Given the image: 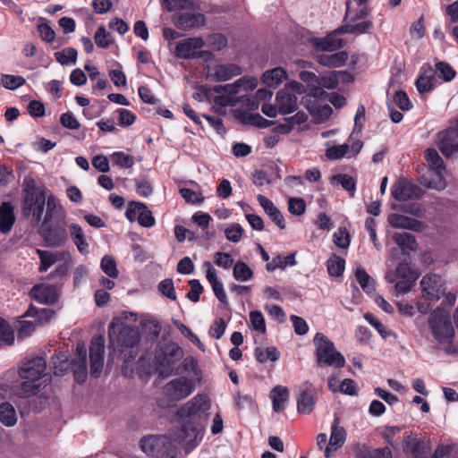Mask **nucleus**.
Listing matches in <instances>:
<instances>
[{"mask_svg": "<svg viewBox=\"0 0 458 458\" xmlns=\"http://www.w3.org/2000/svg\"><path fill=\"white\" fill-rule=\"evenodd\" d=\"M233 276L238 281H247L252 276V270L243 262H238L233 267Z\"/></svg>", "mask_w": 458, "mask_h": 458, "instance_id": "54", "label": "nucleus"}, {"mask_svg": "<svg viewBox=\"0 0 458 458\" xmlns=\"http://www.w3.org/2000/svg\"><path fill=\"white\" fill-rule=\"evenodd\" d=\"M69 233L70 236L77 247L78 250L81 254H86L89 252V243L86 240V236L81 225L77 224H71L69 225Z\"/></svg>", "mask_w": 458, "mask_h": 458, "instance_id": "35", "label": "nucleus"}, {"mask_svg": "<svg viewBox=\"0 0 458 458\" xmlns=\"http://www.w3.org/2000/svg\"><path fill=\"white\" fill-rule=\"evenodd\" d=\"M210 408L209 397L199 394L178 409L179 427L174 437L187 451L193 450L203 439Z\"/></svg>", "mask_w": 458, "mask_h": 458, "instance_id": "1", "label": "nucleus"}, {"mask_svg": "<svg viewBox=\"0 0 458 458\" xmlns=\"http://www.w3.org/2000/svg\"><path fill=\"white\" fill-rule=\"evenodd\" d=\"M250 321L254 330L264 334L266 332L265 318L260 311L254 310L250 313Z\"/></svg>", "mask_w": 458, "mask_h": 458, "instance_id": "63", "label": "nucleus"}, {"mask_svg": "<svg viewBox=\"0 0 458 458\" xmlns=\"http://www.w3.org/2000/svg\"><path fill=\"white\" fill-rule=\"evenodd\" d=\"M15 221L13 208L9 202L0 206V232L7 233L11 231Z\"/></svg>", "mask_w": 458, "mask_h": 458, "instance_id": "33", "label": "nucleus"}, {"mask_svg": "<svg viewBox=\"0 0 458 458\" xmlns=\"http://www.w3.org/2000/svg\"><path fill=\"white\" fill-rule=\"evenodd\" d=\"M278 112L282 114H289L297 109V98L287 89H282L276 94V98Z\"/></svg>", "mask_w": 458, "mask_h": 458, "instance_id": "27", "label": "nucleus"}, {"mask_svg": "<svg viewBox=\"0 0 458 458\" xmlns=\"http://www.w3.org/2000/svg\"><path fill=\"white\" fill-rule=\"evenodd\" d=\"M301 103L318 123L327 120L332 114L331 106L327 104H322L316 94L305 96Z\"/></svg>", "mask_w": 458, "mask_h": 458, "instance_id": "23", "label": "nucleus"}, {"mask_svg": "<svg viewBox=\"0 0 458 458\" xmlns=\"http://www.w3.org/2000/svg\"><path fill=\"white\" fill-rule=\"evenodd\" d=\"M94 38L97 46L102 48H107L114 41L112 35L104 26L98 28Z\"/></svg>", "mask_w": 458, "mask_h": 458, "instance_id": "52", "label": "nucleus"}, {"mask_svg": "<svg viewBox=\"0 0 458 458\" xmlns=\"http://www.w3.org/2000/svg\"><path fill=\"white\" fill-rule=\"evenodd\" d=\"M37 254L40 259L38 270L40 272L47 271L53 265L60 262L56 272L58 274H66L72 265V256L69 251H49L37 249Z\"/></svg>", "mask_w": 458, "mask_h": 458, "instance_id": "10", "label": "nucleus"}, {"mask_svg": "<svg viewBox=\"0 0 458 458\" xmlns=\"http://www.w3.org/2000/svg\"><path fill=\"white\" fill-rule=\"evenodd\" d=\"M109 349L125 364L132 361L139 353L140 335L135 327L125 325L120 317H114L108 326Z\"/></svg>", "mask_w": 458, "mask_h": 458, "instance_id": "2", "label": "nucleus"}, {"mask_svg": "<svg viewBox=\"0 0 458 458\" xmlns=\"http://www.w3.org/2000/svg\"><path fill=\"white\" fill-rule=\"evenodd\" d=\"M77 50L72 47L64 48L55 53V57L63 65L74 64L77 61Z\"/></svg>", "mask_w": 458, "mask_h": 458, "instance_id": "48", "label": "nucleus"}, {"mask_svg": "<svg viewBox=\"0 0 458 458\" xmlns=\"http://www.w3.org/2000/svg\"><path fill=\"white\" fill-rule=\"evenodd\" d=\"M391 194L394 199L405 201L420 199L422 195V190L407 180L399 179L393 184Z\"/></svg>", "mask_w": 458, "mask_h": 458, "instance_id": "21", "label": "nucleus"}, {"mask_svg": "<svg viewBox=\"0 0 458 458\" xmlns=\"http://www.w3.org/2000/svg\"><path fill=\"white\" fill-rule=\"evenodd\" d=\"M54 315V310L50 309H39L31 304L27 310V311L21 318L31 317L35 318V321L21 319L18 320V338L24 339L26 337L30 336L35 331L37 326H42L45 323L48 322Z\"/></svg>", "mask_w": 458, "mask_h": 458, "instance_id": "8", "label": "nucleus"}, {"mask_svg": "<svg viewBox=\"0 0 458 458\" xmlns=\"http://www.w3.org/2000/svg\"><path fill=\"white\" fill-rule=\"evenodd\" d=\"M346 433L344 428L337 427L335 424L332 425L331 435L329 437V443L326 445L325 456L329 458L331 453L340 448L345 442Z\"/></svg>", "mask_w": 458, "mask_h": 458, "instance_id": "31", "label": "nucleus"}, {"mask_svg": "<svg viewBox=\"0 0 458 458\" xmlns=\"http://www.w3.org/2000/svg\"><path fill=\"white\" fill-rule=\"evenodd\" d=\"M125 216L130 222L137 221L143 227H152L156 220L148 208L140 202L132 201L127 206Z\"/></svg>", "mask_w": 458, "mask_h": 458, "instance_id": "13", "label": "nucleus"}, {"mask_svg": "<svg viewBox=\"0 0 458 458\" xmlns=\"http://www.w3.org/2000/svg\"><path fill=\"white\" fill-rule=\"evenodd\" d=\"M183 357L182 349L171 341H161L156 348L153 367L160 377L173 374L175 364Z\"/></svg>", "mask_w": 458, "mask_h": 458, "instance_id": "4", "label": "nucleus"}, {"mask_svg": "<svg viewBox=\"0 0 458 458\" xmlns=\"http://www.w3.org/2000/svg\"><path fill=\"white\" fill-rule=\"evenodd\" d=\"M110 158L114 165L122 168H131L134 165L133 157L122 151L113 153Z\"/></svg>", "mask_w": 458, "mask_h": 458, "instance_id": "49", "label": "nucleus"}, {"mask_svg": "<svg viewBox=\"0 0 458 458\" xmlns=\"http://www.w3.org/2000/svg\"><path fill=\"white\" fill-rule=\"evenodd\" d=\"M227 324L223 318H217L215 319L209 328V335L215 339H220L226 329Z\"/></svg>", "mask_w": 458, "mask_h": 458, "instance_id": "60", "label": "nucleus"}, {"mask_svg": "<svg viewBox=\"0 0 458 458\" xmlns=\"http://www.w3.org/2000/svg\"><path fill=\"white\" fill-rule=\"evenodd\" d=\"M318 62L324 66L327 67H339L343 65L348 59V55L344 51L337 52L335 54L322 53L318 54Z\"/></svg>", "mask_w": 458, "mask_h": 458, "instance_id": "37", "label": "nucleus"}, {"mask_svg": "<svg viewBox=\"0 0 458 458\" xmlns=\"http://www.w3.org/2000/svg\"><path fill=\"white\" fill-rule=\"evenodd\" d=\"M60 288H30V297L40 304H54L59 295Z\"/></svg>", "mask_w": 458, "mask_h": 458, "instance_id": "28", "label": "nucleus"}, {"mask_svg": "<svg viewBox=\"0 0 458 458\" xmlns=\"http://www.w3.org/2000/svg\"><path fill=\"white\" fill-rule=\"evenodd\" d=\"M437 147L445 157L458 156V118L456 127H450L437 135Z\"/></svg>", "mask_w": 458, "mask_h": 458, "instance_id": "12", "label": "nucleus"}, {"mask_svg": "<svg viewBox=\"0 0 458 458\" xmlns=\"http://www.w3.org/2000/svg\"><path fill=\"white\" fill-rule=\"evenodd\" d=\"M372 26L371 21H362L357 23L348 22L340 28L341 33L362 34L367 32Z\"/></svg>", "mask_w": 458, "mask_h": 458, "instance_id": "46", "label": "nucleus"}, {"mask_svg": "<svg viewBox=\"0 0 458 458\" xmlns=\"http://www.w3.org/2000/svg\"><path fill=\"white\" fill-rule=\"evenodd\" d=\"M140 446L142 452L154 458H174L175 454L174 446L165 436L143 437L140 441Z\"/></svg>", "mask_w": 458, "mask_h": 458, "instance_id": "9", "label": "nucleus"}, {"mask_svg": "<svg viewBox=\"0 0 458 458\" xmlns=\"http://www.w3.org/2000/svg\"><path fill=\"white\" fill-rule=\"evenodd\" d=\"M72 360L64 352H59L54 355L50 360V368L55 376H64L71 368Z\"/></svg>", "mask_w": 458, "mask_h": 458, "instance_id": "38", "label": "nucleus"}, {"mask_svg": "<svg viewBox=\"0 0 458 458\" xmlns=\"http://www.w3.org/2000/svg\"><path fill=\"white\" fill-rule=\"evenodd\" d=\"M342 34L340 28L328 34L326 38L320 39L317 47L323 52H333L343 47V40L338 38V35Z\"/></svg>", "mask_w": 458, "mask_h": 458, "instance_id": "36", "label": "nucleus"}, {"mask_svg": "<svg viewBox=\"0 0 458 458\" xmlns=\"http://www.w3.org/2000/svg\"><path fill=\"white\" fill-rule=\"evenodd\" d=\"M435 72L430 65L425 64L421 68V72L416 81V87L420 93L429 92L434 88Z\"/></svg>", "mask_w": 458, "mask_h": 458, "instance_id": "32", "label": "nucleus"}, {"mask_svg": "<svg viewBox=\"0 0 458 458\" xmlns=\"http://www.w3.org/2000/svg\"><path fill=\"white\" fill-rule=\"evenodd\" d=\"M87 361L83 360H72L71 369L73 372L74 379L76 382L81 384L87 378Z\"/></svg>", "mask_w": 458, "mask_h": 458, "instance_id": "50", "label": "nucleus"}, {"mask_svg": "<svg viewBox=\"0 0 458 458\" xmlns=\"http://www.w3.org/2000/svg\"><path fill=\"white\" fill-rule=\"evenodd\" d=\"M436 70L438 76L445 81L453 80L455 76L454 69L448 64L444 62H438L436 64Z\"/></svg>", "mask_w": 458, "mask_h": 458, "instance_id": "64", "label": "nucleus"}, {"mask_svg": "<svg viewBox=\"0 0 458 458\" xmlns=\"http://www.w3.org/2000/svg\"><path fill=\"white\" fill-rule=\"evenodd\" d=\"M362 142L353 141L352 144L344 143L341 145L327 143L326 157L329 160H339L342 158H351L359 154L362 148Z\"/></svg>", "mask_w": 458, "mask_h": 458, "instance_id": "19", "label": "nucleus"}, {"mask_svg": "<svg viewBox=\"0 0 458 458\" xmlns=\"http://www.w3.org/2000/svg\"><path fill=\"white\" fill-rule=\"evenodd\" d=\"M393 240L400 247L403 253H410L417 248L415 237L409 233H395L393 234Z\"/></svg>", "mask_w": 458, "mask_h": 458, "instance_id": "39", "label": "nucleus"}, {"mask_svg": "<svg viewBox=\"0 0 458 458\" xmlns=\"http://www.w3.org/2000/svg\"><path fill=\"white\" fill-rule=\"evenodd\" d=\"M254 357L259 363H265L267 360L276 361L280 358V352L275 346L267 348L256 347L254 350Z\"/></svg>", "mask_w": 458, "mask_h": 458, "instance_id": "43", "label": "nucleus"}, {"mask_svg": "<svg viewBox=\"0 0 458 458\" xmlns=\"http://www.w3.org/2000/svg\"><path fill=\"white\" fill-rule=\"evenodd\" d=\"M101 268L110 277H116L118 275L116 262L112 256L106 255L102 259Z\"/></svg>", "mask_w": 458, "mask_h": 458, "instance_id": "61", "label": "nucleus"}, {"mask_svg": "<svg viewBox=\"0 0 458 458\" xmlns=\"http://www.w3.org/2000/svg\"><path fill=\"white\" fill-rule=\"evenodd\" d=\"M191 373L193 376L198 375V363L196 360L188 356L179 364L177 367H174L173 374L174 375H182V374H190Z\"/></svg>", "mask_w": 458, "mask_h": 458, "instance_id": "45", "label": "nucleus"}, {"mask_svg": "<svg viewBox=\"0 0 458 458\" xmlns=\"http://www.w3.org/2000/svg\"><path fill=\"white\" fill-rule=\"evenodd\" d=\"M425 159L428 162L429 167L438 177V181L435 183L429 182L427 186L433 188L437 191H441L445 188V177L446 170L444 165L443 159L434 148H427L425 151Z\"/></svg>", "mask_w": 458, "mask_h": 458, "instance_id": "18", "label": "nucleus"}, {"mask_svg": "<svg viewBox=\"0 0 458 458\" xmlns=\"http://www.w3.org/2000/svg\"><path fill=\"white\" fill-rule=\"evenodd\" d=\"M313 343L316 348L315 355L318 367H334L335 369L344 367V357L335 349L334 343L327 335L318 332L313 338Z\"/></svg>", "mask_w": 458, "mask_h": 458, "instance_id": "6", "label": "nucleus"}, {"mask_svg": "<svg viewBox=\"0 0 458 458\" xmlns=\"http://www.w3.org/2000/svg\"><path fill=\"white\" fill-rule=\"evenodd\" d=\"M25 79L21 76L5 74L2 77V84L5 89H16L19 87L24 85Z\"/></svg>", "mask_w": 458, "mask_h": 458, "instance_id": "58", "label": "nucleus"}, {"mask_svg": "<svg viewBox=\"0 0 458 458\" xmlns=\"http://www.w3.org/2000/svg\"><path fill=\"white\" fill-rule=\"evenodd\" d=\"M42 237L48 247H60L66 243L68 233L63 226H48L42 229Z\"/></svg>", "mask_w": 458, "mask_h": 458, "instance_id": "24", "label": "nucleus"}, {"mask_svg": "<svg viewBox=\"0 0 458 458\" xmlns=\"http://www.w3.org/2000/svg\"><path fill=\"white\" fill-rule=\"evenodd\" d=\"M203 46L204 40L202 38H188L177 43L175 47V55L178 57L183 59H192L209 55L206 51L197 52V50L200 49Z\"/></svg>", "mask_w": 458, "mask_h": 458, "instance_id": "20", "label": "nucleus"}, {"mask_svg": "<svg viewBox=\"0 0 458 458\" xmlns=\"http://www.w3.org/2000/svg\"><path fill=\"white\" fill-rule=\"evenodd\" d=\"M288 210L295 216L302 215L306 210V203L301 198H290L288 200Z\"/></svg>", "mask_w": 458, "mask_h": 458, "instance_id": "62", "label": "nucleus"}, {"mask_svg": "<svg viewBox=\"0 0 458 458\" xmlns=\"http://www.w3.org/2000/svg\"><path fill=\"white\" fill-rule=\"evenodd\" d=\"M428 328L439 344L454 341V328L449 313L441 309L430 312L428 318Z\"/></svg>", "mask_w": 458, "mask_h": 458, "instance_id": "7", "label": "nucleus"}, {"mask_svg": "<svg viewBox=\"0 0 458 458\" xmlns=\"http://www.w3.org/2000/svg\"><path fill=\"white\" fill-rule=\"evenodd\" d=\"M272 408L276 412L284 409L283 403L289 398V390L286 386H276L271 391Z\"/></svg>", "mask_w": 458, "mask_h": 458, "instance_id": "40", "label": "nucleus"}, {"mask_svg": "<svg viewBox=\"0 0 458 458\" xmlns=\"http://www.w3.org/2000/svg\"><path fill=\"white\" fill-rule=\"evenodd\" d=\"M243 228L239 224H233L225 230V238L232 242H239L242 238Z\"/></svg>", "mask_w": 458, "mask_h": 458, "instance_id": "57", "label": "nucleus"}, {"mask_svg": "<svg viewBox=\"0 0 458 458\" xmlns=\"http://www.w3.org/2000/svg\"><path fill=\"white\" fill-rule=\"evenodd\" d=\"M391 457V451L388 447L383 449H375L373 451L360 450L356 455V458H386Z\"/></svg>", "mask_w": 458, "mask_h": 458, "instance_id": "56", "label": "nucleus"}, {"mask_svg": "<svg viewBox=\"0 0 458 458\" xmlns=\"http://www.w3.org/2000/svg\"><path fill=\"white\" fill-rule=\"evenodd\" d=\"M295 264V254L291 253L284 257L277 255L276 257L273 258L271 262L267 264L266 267L268 271H274L276 268L284 269L288 266H294Z\"/></svg>", "mask_w": 458, "mask_h": 458, "instance_id": "44", "label": "nucleus"}, {"mask_svg": "<svg viewBox=\"0 0 458 458\" xmlns=\"http://www.w3.org/2000/svg\"><path fill=\"white\" fill-rule=\"evenodd\" d=\"M207 78L212 81L221 82L241 75L242 69L232 63H213L206 67Z\"/></svg>", "mask_w": 458, "mask_h": 458, "instance_id": "11", "label": "nucleus"}, {"mask_svg": "<svg viewBox=\"0 0 458 458\" xmlns=\"http://www.w3.org/2000/svg\"><path fill=\"white\" fill-rule=\"evenodd\" d=\"M344 269V260L335 255L327 260V270L330 276H339Z\"/></svg>", "mask_w": 458, "mask_h": 458, "instance_id": "53", "label": "nucleus"}, {"mask_svg": "<svg viewBox=\"0 0 458 458\" xmlns=\"http://www.w3.org/2000/svg\"><path fill=\"white\" fill-rule=\"evenodd\" d=\"M46 369L47 362L43 357L26 358L19 369V376L21 379L42 380Z\"/></svg>", "mask_w": 458, "mask_h": 458, "instance_id": "14", "label": "nucleus"}, {"mask_svg": "<svg viewBox=\"0 0 458 458\" xmlns=\"http://www.w3.org/2000/svg\"><path fill=\"white\" fill-rule=\"evenodd\" d=\"M404 452L411 454L413 458H428V448L423 440L407 436L403 439Z\"/></svg>", "mask_w": 458, "mask_h": 458, "instance_id": "30", "label": "nucleus"}, {"mask_svg": "<svg viewBox=\"0 0 458 458\" xmlns=\"http://www.w3.org/2000/svg\"><path fill=\"white\" fill-rule=\"evenodd\" d=\"M259 205L263 208L266 214L272 219V221L280 228H285V222L281 211L274 205V203L264 195H258L257 197Z\"/></svg>", "mask_w": 458, "mask_h": 458, "instance_id": "29", "label": "nucleus"}, {"mask_svg": "<svg viewBox=\"0 0 458 458\" xmlns=\"http://www.w3.org/2000/svg\"><path fill=\"white\" fill-rule=\"evenodd\" d=\"M0 422L5 427H13L17 423L16 410L8 402L0 404Z\"/></svg>", "mask_w": 458, "mask_h": 458, "instance_id": "41", "label": "nucleus"}, {"mask_svg": "<svg viewBox=\"0 0 458 458\" xmlns=\"http://www.w3.org/2000/svg\"><path fill=\"white\" fill-rule=\"evenodd\" d=\"M261 80L267 87L276 88L282 82H284V81L287 80V73L283 68L276 67V68L266 71L262 74Z\"/></svg>", "mask_w": 458, "mask_h": 458, "instance_id": "34", "label": "nucleus"}, {"mask_svg": "<svg viewBox=\"0 0 458 458\" xmlns=\"http://www.w3.org/2000/svg\"><path fill=\"white\" fill-rule=\"evenodd\" d=\"M105 340L102 336L94 337L89 346L90 374L98 377L104 364Z\"/></svg>", "mask_w": 458, "mask_h": 458, "instance_id": "22", "label": "nucleus"}, {"mask_svg": "<svg viewBox=\"0 0 458 458\" xmlns=\"http://www.w3.org/2000/svg\"><path fill=\"white\" fill-rule=\"evenodd\" d=\"M393 208H397L403 212L409 213L417 217H423L425 209L422 205L419 203L404 204L400 206H393Z\"/></svg>", "mask_w": 458, "mask_h": 458, "instance_id": "59", "label": "nucleus"}, {"mask_svg": "<svg viewBox=\"0 0 458 458\" xmlns=\"http://www.w3.org/2000/svg\"><path fill=\"white\" fill-rule=\"evenodd\" d=\"M162 4L168 12L191 10L193 8L191 0H163Z\"/></svg>", "mask_w": 458, "mask_h": 458, "instance_id": "51", "label": "nucleus"}, {"mask_svg": "<svg viewBox=\"0 0 458 458\" xmlns=\"http://www.w3.org/2000/svg\"><path fill=\"white\" fill-rule=\"evenodd\" d=\"M258 81L252 76H244L233 83L226 85H218L214 87L216 96L213 102L218 106H233L237 103V95L241 92H248L256 89Z\"/></svg>", "mask_w": 458, "mask_h": 458, "instance_id": "5", "label": "nucleus"}, {"mask_svg": "<svg viewBox=\"0 0 458 458\" xmlns=\"http://www.w3.org/2000/svg\"><path fill=\"white\" fill-rule=\"evenodd\" d=\"M333 185L340 184L344 190L351 192L352 196L355 191V181L354 179L344 174H335L330 179Z\"/></svg>", "mask_w": 458, "mask_h": 458, "instance_id": "47", "label": "nucleus"}, {"mask_svg": "<svg viewBox=\"0 0 458 458\" xmlns=\"http://www.w3.org/2000/svg\"><path fill=\"white\" fill-rule=\"evenodd\" d=\"M47 205V212L43 219L42 226L47 224L54 214H57L62 208L55 203L53 196L46 198L45 193H39L33 196L22 197L21 211L25 216L32 217V224L35 225L42 222V216Z\"/></svg>", "mask_w": 458, "mask_h": 458, "instance_id": "3", "label": "nucleus"}, {"mask_svg": "<svg viewBox=\"0 0 458 458\" xmlns=\"http://www.w3.org/2000/svg\"><path fill=\"white\" fill-rule=\"evenodd\" d=\"M297 411L301 414H310L316 403L315 390L312 384L306 380L296 388Z\"/></svg>", "mask_w": 458, "mask_h": 458, "instance_id": "16", "label": "nucleus"}, {"mask_svg": "<svg viewBox=\"0 0 458 458\" xmlns=\"http://www.w3.org/2000/svg\"><path fill=\"white\" fill-rule=\"evenodd\" d=\"M364 318L369 325L375 327L384 339H386L388 336L393 335L391 331L386 329L383 324L372 313H366L364 315Z\"/></svg>", "mask_w": 458, "mask_h": 458, "instance_id": "55", "label": "nucleus"}, {"mask_svg": "<svg viewBox=\"0 0 458 458\" xmlns=\"http://www.w3.org/2000/svg\"><path fill=\"white\" fill-rule=\"evenodd\" d=\"M389 225L394 228L420 232L424 228L422 222L400 214H391L387 217Z\"/></svg>", "mask_w": 458, "mask_h": 458, "instance_id": "26", "label": "nucleus"}, {"mask_svg": "<svg viewBox=\"0 0 458 458\" xmlns=\"http://www.w3.org/2000/svg\"><path fill=\"white\" fill-rule=\"evenodd\" d=\"M195 388L194 382L187 377H179L171 380L164 387V393L170 399L179 401L189 396Z\"/></svg>", "mask_w": 458, "mask_h": 458, "instance_id": "15", "label": "nucleus"}, {"mask_svg": "<svg viewBox=\"0 0 458 458\" xmlns=\"http://www.w3.org/2000/svg\"><path fill=\"white\" fill-rule=\"evenodd\" d=\"M417 270L411 269L407 264L400 263L395 271H388L386 279L388 284H394V286H411L419 278Z\"/></svg>", "mask_w": 458, "mask_h": 458, "instance_id": "17", "label": "nucleus"}, {"mask_svg": "<svg viewBox=\"0 0 458 458\" xmlns=\"http://www.w3.org/2000/svg\"><path fill=\"white\" fill-rule=\"evenodd\" d=\"M46 386L43 380L24 379L20 385V394L23 397H28L38 394Z\"/></svg>", "mask_w": 458, "mask_h": 458, "instance_id": "42", "label": "nucleus"}, {"mask_svg": "<svg viewBox=\"0 0 458 458\" xmlns=\"http://www.w3.org/2000/svg\"><path fill=\"white\" fill-rule=\"evenodd\" d=\"M174 25L182 30H188L205 23V17L201 13H180L173 16Z\"/></svg>", "mask_w": 458, "mask_h": 458, "instance_id": "25", "label": "nucleus"}]
</instances>
